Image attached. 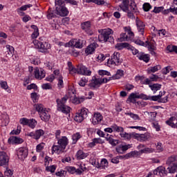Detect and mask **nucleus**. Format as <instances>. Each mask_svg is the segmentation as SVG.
Segmentation results:
<instances>
[{
    "label": "nucleus",
    "mask_w": 177,
    "mask_h": 177,
    "mask_svg": "<svg viewBox=\"0 0 177 177\" xmlns=\"http://www.w3.org/2000/svg\"><path fill=\"white\" fill-rule=\"evenodd\" d=\"M119 6L123 12H127L129 19H135L133 13H138V7L133 0H123L122 4Z\"/></svg>",
    "instance_id": "1"
},
{
    "label": "nucleus",
    "mask_w": 177,
    "mask_h": 177,
    "mask_svg": "<svg viewBox=\"0 0 177 177\" xmlns=\"http://www.w3.org/2000/svg\"><path fill=\"white\" fill-rule=\"evenodd\" d=\"M68 145V139L67 137H62L61 139L58 140L57 145H53L52 147V154H62V153H64V150H66V147Z\"/></svg>",
    "instance_id": "2"
},
{
    "label": "nucleus",
    "mask_w": 177,
    "mask_h": 177,
    "mask_svg": "<svg viewBox=\"0 0 177 177\" xmlns=\"http://www.w3.org/2000/svg\"><path fill=\"white\" fill-rule=\"evenodd\" d=\"M100 35L98 36V41L100 42H114V38L110 36L113 34V30L108 28L100 31Z\"/></svg>",
    "instance_id": "3"
},
{
    "label": "nucleus",
    "mask_w": 177,
    "mask_h": 177,
    "mask_svg": "<svg viewBox=\"0 0 177 177\" xmlns=\"http://www.w3.org/2000/svg\"><path fill=\"white\" fill-rule=\"evenodd\" d=\"M67 100H68V96L67 95H64L62 100L57 99L58 111H62L65 114H68V113H70V106H67L64 104Z\"/></svg>",
    "instance_id": "4"
},
{
    "label": "nucleus",
    "mask_w": 177,
    "mask_h": 177,
    "mask_svg": "<svg viewBox=\"0 0 177 177\" xmlns=\"http://www.w3.org/2000/svg\"><path fill=\"white\" fill-rule=\"evenodd\" d=\"M55 3L57 15H59L62 17H64L68 15V10H67V8L64 6V1H62V0H55Z\"/></svg>",
    "instance_id": "5"
},
{
    "label": "nucleus",
    "mask_w": 177,
    "mask_h": 177,
    "mask_svg": "<svg viewBox=\"0 0 177 177\" xmlns=\"http://www.w3.org/2000/svg\"><path fill=\"white\" fill-rule=\"evenodd\" d=\"M33 44L35 48L39 49V52L41 53H49L48 49H50V44H48L46 41H42L39 40L33 41Z\"/></svg>",
    "instance_id": "6"
},
{
    "label": "nucleus",
    "mask_w": 177,
    "mask_h": 177,
    "mask_svg": "<svg viewBox=\"0 0 177 177\" xmlns=\"http://www.w3.org/2000/svg\"><path fill=\"white\" fill-rule=\"evenodd\" d=\"M108 63L115 64V66L121 64L122 63V59L120 58V53L115 52L111 59H108Z\"/></svg>",
    "instance_id": "7"
},
{
    "label": "nucleus",
    "mask_w": 177,
    "mask_h": 177,
    "mask_svg": "<svg viewBox=\"0 0 177 177\" xmlns=\"http://www.w3.org/2000/svg\"><path fill=\"white\" fill-rule=\"evenodd\" d=\"M133 136L139 142H146V140H149L151 138L150 133H145L144 134L136 133Z\"/></svg>",
    "instance_id": "8"
},
{
    "label": "nucleus",
    "mask_w": 177,
    "mask_h": 177,
    "mask_svg": "<svg viewBox=\"0 0 177 177\" xmlns=\"http://www.w3.org/2000/svg\"><path fill=\"white\" fill-rule=\"evenodd\" d=\"M9 164V156L6 152H0V166L8 165Z\"/></svg>",
    "instance_id": "9"
},
{
    "label": "nucleus",
    "mask_w": 177,
    "mask_h": 177,
    "mask_svg": "<svg viewBox=\"0 0 177 177\" xmlns=\"http://www.w3.org/2000/svg\"><path fill=\"white\" fill-rule=\"evenodd\" d=\"M77 74H80L81 75H91L92 72L88 71V68L85 66L80 64L77 66Z\"/></svg>",
    "instance_id": "10"
},
{
    "label": "nucleus",
    "mask_w": 177,
    "mask_h": 177,
    "mask_svg": "<svg viewBox=\"0 0 177 177\" xmlns=\"http://www.w3.org/2000/svg\"><path fill=\"white\" fill-rule=\"evenodd\" d=\"M28 156V150L26 148H20L17 153V156L19 160L21 161H24L26 158Z\"/></svg>",
    "instance_id": "11"
},
{
    "label": "nucleus",
    "mask_w": 177,
    "mask_h": 177,
    "mask_svg": "<svg viewBox=\"0 0 177 177\" xmlns=\"http://www.w3.org/2000/svg\"><path fill=\"white\" fill-rule=\"evenodd\" d=\"M34 73L35 78L37 80H42L43 78H45V71L44 69L36 68Z\"/></svg>",
    "instance_id": "12"
},
{
    "label": "nucleus",
    "mask_w": 177,
    "mask_h": 177,
    "mask_svg": "<svg viewBox=\"0 0 177 177\" xmlns=\"http://www.w3.org/2000/svg\"><path fill=\"white\" fill-rule=\"evenodd\" d=\"M133 99H143V100H146V95L143 93L138 95L136 93H132L127 99V102H132Z\"/></svg>",
    "instance_id": "13"
},
{
    "label": "nucleus",
    "mask_w": 177,
    "mask_h": 177,
    "mask_svg": "<svg viewBox=\"0 0 177 177\" xmlns=\"http://www.w3.org/2000/svg\"><path fill=\"white\" fill-rule=\"evenodd\" d=\"M136 24L139 32H141L142 35H143L145 32V25L143 23V21L140 20L139 17H137L136 19Z\"/></svg>",
    "instance_id": "14"
},
{
    "label": "nucleus",
    "mask_w": 177,
    "mask_h": 177,
    "mask_svg": "<svg viewBox=\"0 0 177 177\" xmlns=\"http://www.w3.org/2000/svg\"><path fill=\"white\" fill-rule=\"evenodd\" d=\"M23 139L16 136H12L8 139V143L10 145H20V143H23Z\"/></svg>",
    "instance_id": "15"
},
{
    "label": "nucleus",
    "mask_w": 177,
    "mask_h": 177,
    "mask_svg": "<svg viewBox=\"0 0 177 177\" xmlns=\"http://www.w3.org/2000/svg\"><path fill=\"white\" fill-rule=\"evenodd\" d=\"M97 46H99V45L97 44H96L95 42L90 44L85 50V53L86 55H92V53L95 52V49H96V48H97Z\"/></svg>",
    "instance_id": "16"
},
{
    "label": "nucleus",
    "mask_w": 177,
    "mask_h": 177,
    "mask_svg": "<svg viewBox=\"0 0 177 177\" xmlns=\"http://www.w3.org/2000/svg\"><path fill=\"white\" fill-rule=\"evenodd\" d=\"M69 46H73V48H77L78 49H81L82 48V41L81 40H72L69 41Z\"/></svg>",
    "instance_id": "17"
},
{
    "label": "nucleus",
    "mask_w": 177,
    "mask_h": 177,
    "mask_svg": "<svg viewBox=\"0 0 177 177\" xmlns=\"http://www.w3.org/2000/svg\"><path fill=\"white\" fill-rule=\"evenodd\" d=\"M39 115L42 121H49V118H50V115H49V112L46 111V109L41 113H39Z\"/></svg>",
    "instance_id": "18"
},
{
    "label": "nucleus",
    "mask_w": 177,
    "mask_h": 177,
    "mask_svg": "<svg viewBox=\"0 0 177 177\" xmlns=\"http://www.w3.org/2000/svg\"><path fill=\"white\" fill-rule=\"evenodd\" d=\"M137 57H138L139 60H143V62H145V63H149L150 60V55L148 54H145V53H139L137 55Z\"/></svg>",
    "instance_id": "19"
},
{
    "label": "nucleus",
    "mask_w": 177,
    "mask_h": 177,
    "mask_svg": "<svg viewBox=\"0 0 177 177\" xmlns=\"http://www.w3.org/2000/svg\"><path fill=\"white\" fill-rule=\"evenodd\" d=\"M103 120V116L100 113H95L93 118V125H97L100 121Z\"/></svg>",
    "instance_id": "20"
},
{
    "label": "nucleus",
    "mask_w": 177,
    "mask_h": 177,
    "mask_svg": "<svg viewBox=\"0 0 177 177\" xmlns=\"http://www.w3.org/2000/svg\"><path fill=\"white\" fill-rule=\"evenodd\" d=\"M105 139L113 147H115V146L118 145V140L113 139V138H111V136H109V134H107V136L105 137Z\"/></svg>",
    "instance_id": "21"
},
{
    "label": "nucleus",
    "mask_w": 177,
    "mask_h": 177,
    "mask_svg": "<svg viewBox=\"0 0 177 177\" xmlns=\"http://www.w3.org/2000/svg\"><path fill=\"white\" fill-rule=\"evenodd\" d=\"M76 157L78 160H84L88 157V153L84 152L82 150H79L76 153Z\"/></svg>",
    "instance_id": "22"
},
{
    "label": "nucleus",
    "mask_w": 177,
    "mask_h": 177,
    "mask_svg": "<svg viewBox=\"0 0 177 177\" xmlns=\"http://www.w3.org/2000/svg\"><path fill=\"white\" fill-rule=\"evenodd\" d=\"M7 49V54H6V57H9V56H13V53H15V48L10 45L6 46Z\"/></svg>",
    "instance_id": "23"
},
{
    "label": "nucleus",
    "mask_w": 177,
    "mask_h": 177,
    "mask_svg": "<svg viewBox=\"0 0 177 177\" xmlns=\"http://www.w3.org/2000/svg\"><path fill=\"white\" fill-rule=\"evenodd\" d=\"M129 46V44L128 43H118L115 48H116V49H118V50H122V49H124V48L126 49H128Z\"/></svg>",
    "instance_id": "24"
},
{
    "label": "nucleus",
    "mask_w": 177,
    "mask_h": 177,
    "mask_svg": "<svg viewBox=\"0 0 177 177\" xmlns=\"http://www.w3.org/2000/svg\"><path fill=\"white\" fill-rule=\"evenodd\" d=\"M158 172V174L160 175V176H164V174H165V167H158L157 169H156L154 171H153V174L155 175H157V173Z\"/></svg>",
    "instance_id": "25"
},
{
    "label": "nucleus",
    "mask_w": 177,
    "mask_h": 177,
    "mask_svg": "<svg viewBox=\"0 0 177 177\" xmlns=\"http://www.w3.org/2000/svg\"><path fill=\"white\" fill-rule=\"evenodd\" d=\"M160 99H161V95H153V96L146 95L145 100H152L153 102H160Z\"/></svg>",
    "instance_id": "26"
},
{
    "label": "nucleus",
    "mask_w": 177,
    "mask_h": 177,
    "mask_svg": "<svg viewBox=\"0 0 177 177\" xmlns=\"http://www.w3.org/2000/svg\"><path fill=\"white\" fill-rule=\"evenodd\" d=\"M34 109H35L36 111H37L39 114L46 109L44 107L42 104H35L34 105Z\"/></svg>",
    "instance_id": "27"
},
{
    "label": "nucleus",
    "mask_w": 177,
    "mask_h": 177,
    "mask_svg": "<svg viewBox=\"0 0 177 177\" xmlns=\"http://www.w3.org/2000/svg\"><path fill=\"white\" fill-rule=\"evenodd\" d=\"M177 156H171L169 158H168L167 160V165H169V167H171L172 165L175 164V161H176Z\"/></svg>",
    "instance_id": "28"
},
{
    "label": "nucleus",
    "mask_w": 177,
    "mask_h": 177,
    "mask_svg": "<svg viewBox=\"0 0 177 177\" xmlns=\"http://www.w3.org/2000/svg\"><path fill=\"white\" fill-rule=\"evenodd\" d=\"M149 88H151V91H153V93H156L157 91H160L161 89V84H153L152 85H149Z\"/></svg>",
    "instance_id": "29"
},
{
    "label": "nucleus",
    "mask_w": 177,
    "mask_h": 177,
    "mask_svg": "<svg viewBox=\"0 0 177 177\" xmlns=\"http://www.w3.org/2000/svg\"><path fill=\"white\" fill-rule=\"evenodd\" d=\"M44 130L42 129H39L37 130L35 133V137L34 139H35L36 140H38V139H39V138H41V136L44 135Z\"/></svg>",
    "instance_id": "30"
},
{
    "label": "nucleus",
    "mask_w": 177,
    "mask_h": 177,
    "mask_svg": "<svg viewBox=\"0 0 177 177\" xmlns=\"http://www.w3.org/2000/svg\"><path fill=\"white\" fill-rule=\"evenodd\" d=\"M80 139H81V134H80V133L73 134L72 136L73 145H75V143H77Z\"/></svg>",
    "instance_id": "31"
},
{
    "label": "nucleus",
    "mask_w": 177,
    "mask_h": 177,
    "mask_svg": "<svg viewBox=\"0 0 177 177\" xmlns=\"http://www.w3.org/2000/svg\"><path fill=\"white\" fill-rule=\"evenodd\" d=\"M82 29L84 31H88V28H91V21H85L81 24Z\"/></svg>",
    "instance_id": "32"
},
{
    "label": "nucleus",
    "mask_w": 177,
    "mask_h": 177,
    "mask_svg": "<svg viewBox=\"0 0 177 177\" xmlns=\"http://www.w3.org/2000/svg\"><path fill=\"white\" fill-rule=\"evenodd\" d=\"M167 169H169V174H175L177 170V162H174L172 164L170 167H168Z\"/></svg>",
    "instance_id": "33"
},
{
    "label": "nucleus",
    "mask_w": 177,
    "mask_h": 177,
    "mask_svg": "<svg viewBox=\"0 0 177 177\" xmlns=\"http://www.w3.org/2000/svg\"><path fill=\"white\" fill-rule=\"evenodd\" d=\"M138 154V151H131L130 153H127L124 156H120V158H131V157H133V156H136Z\"/></svg>",
    "instance_id": "34"
},
{
    "label": "nucleus",
    "mask_w": 177,
    "mask_h": 177,
    "mask_svg": "<svg viewBox=\"0 0 177 177\" xmlns=\"http://www.w3.org/2000/svg\"><path fill=\"white\" fill-rule=\"evenodd\" d=\"M122 75H124V71L119 69L117 71L116 74L113 76V78H115V80H120Z\"/></svg>",
    "instance_id": "35"
},
{
    "label": "nucleus",
    "mask_w": 177,
    "mask_h": 177,
    "mask_svg": "<svg viewBox=\"0 0 177 177\" xmlns=\"http://www.w3.org/2000/svg\"><path fill=\"white\" fill-rule=\"evenodd\" d=\"M121 138H124V139H127V140H129L131 138V136H133V134H129L127 132L120 133Z\"/></svg>",
    "instance_id": "36"
},
{
    "label": "nucleus",
    "mask_w": 177,
    "mask_h": 177,
    "mask_svg": "<svg viewBox=\"0 0 177 177\" xmlns=\"http://www.w3.org/2000/svg\"><path fill=\"white\" fill-rule=\"evenodd\" d=\"M161 70V66L160 65H156L155 66L151 67L148 71V73H156V71H158Z\"/></svg>",
    "instance_id": "37"
},
{
    "label": "nucleus",
    "mask_w": 177,
    "mask_h": 177,
    "mask_svg": "<svg viewBox=\"0 0 177 177\" xmlns=\"http://www.w3.org/2000/svg\"><path fill=\"white\" fill-rule=\"evenodd\" d=\"M84 120H85V118L80 113H77L75 117V121L77 122H82Z\"/></svg>",
    "instance_id": "38"
},
{
    "label": "nucleus",
    "mask_w": 177,
    "mask_h": 177,
    "mask_svg": "<svg viewBox=\"0 0 177 177\" xmlns=\"http://www.w3.org/2000/svg\"><path fill=\"white\" fill-rule=\"evenodd\" d=\"M112 129L114 132H120V133H124V128L120 126H112Z\"/></svg>",
    "instance_id": "39"
},
{
    "label": "nucleus",
    "mask_w": 177,
    "mask_h": 177,
    "mask_svg": "<svg viewBox=\"0 0 177 177\" xmlns=\"http://www.w3.org/2000/svg\"><path fill=\"white\" fill-rule=\"evenodd\" d=\"M140 153H154L156 151V149H153V148H145L143 149H141Z\"/></svg>",
    "instance_id": "40"
},
{
    "label": "nucleus",
    "mask_w": 177,
    "mask_h": 177,
    "mask_svg": "<svg viewBox=\"0 0 177 177\" xmlns=\"http://www.w3.org/2000/svg\"><path fill=\"white\" fill-rule=\"evenodd\" d=\"M128 50H131L133 55H138L139 53V50L131 45L129 44Z\"/></svg>",
    "instance_id": "41"
},
{
    "label": "nucleus",
    "mask_w": 177,
    "mask_h": 177,
    "mask_svg": "<svg viewBox=\"0 0 177 177\" xmlns=\"http://www.w3.org/2000/svg\"><path fill=\"white\" fill-rule=\"evenodd\" d=\"M84 102V98H78L77 97H75L74 99L72 100V102L74 103L75 104H80V103H82Z\"/></svg>",
    "instance_id": "42"
},
{
    "label": "nucleus",
    "mask_w": 177,
    "mask_h": 177,
    "mask_svg": "<svg viewBox=\"0 0 177 177\" xmlns=\"http://www.w3.org/2000/svg\"><path fill=\"white\" fill-rule=\"evenodd\" d=\"M126 115H130L133 120H140V118H139V115L138 114H134L132 113H125Z\"/></svg>",
    "instance_id": "43"
},
{
    "label": "nucleus",
    "mask_w": 177,
    "mask_h": 177,
    "mask_svg": "<svg viewBox=\"0 0 177 177\" xmlns=\"http://www.w3.org/2000/svg\"><path fill=\"white\" fill-rule=\"evenodd\" d=\"M4 175L5 176H8V177H15L13 176V171H12V170H10L8 168H7L6 171H4Z\"/></svg>",
    "instance_id": "44"
},
{
    "label": "nucleus",
    "mask_w": 177,
    "mask_h": 177,
    "mask_svg": "<svg viewBox=\"0 0 177 177\" xmlns=\"http://www.w3.org/2000/svg\"><path fill=\"white\" fill-rule=\"evenodd\" d=\"M28 125L30 127V128L34 129L35 128V125H37V122L35 120H30Z\"/></svg>",
    "instance_id": "45"
},
{
    "label": "nucleus",
    "mask_w": 177,
    "mask_h": 177,
    "mask_svg": "<svg viewBox=\"0 0 177 177\" xmlns=\"http://www.w3.org/2000/svg\"><path fill=\"white\" fill-rule=\"evenodd\" d=\"M47 17L48 19H53V17H56V12L49 9L48 14L47 15Z\"/></svg>",
    "instance_id": "46"
},
{
    "label": "nucleus",
    "mask_w": 177,
    "mask_h": 177,
    "mask_svg": "<svg viewBox=\"0 0 177 177\" xmlns=\"http://www.w3.org/2000/svg\"><path fill=\"white\" fill-rule=\"evenodd\" d=\"M57 80H58V86L59 88H63V76L56 77Z\"/></svg>",
    "instance_id": "47"
},
{
    "label": "nucleus",
    "mask_w": 177,
    "mask_h": 177,
    "mask_svg": "<svg viewBox=\"0 0 177 177\" xmlns=\"http://www.w3.org/2000/svg\"><path fill=\"white\" fill-rule=\"evenodd\" d=\"M0 86L2 88V89H5V91L9 88V86H8V82L3 81H0Z\"/></svg>",
    "instance_id": "48"
},
{
    "label": "nucleus",
    "mask_w": 177,
    "mask_h": 177,
    "mask_svg": "<svg viewBox=\"0 0 177 177\" xmlns=\"http://www.w3.org/2000/svg\"><path fill=\"white\" fill-rule=\"evenodd\" d=\"M143 9L145 12H149V10L151 9V5H150L149 3H145L143 4Z\"/></svg>",
    "instance_id": "49"
},
{
    "label": "nucleus",
    "mask_w": 177,
    "mask_h": 177,
    "mask_svg": "<svg viewBox=\"0 0 177 177\" xmlns=\"http://www.w3.org/2000/svg\"><path fill=\"white\" fill-rule=\"evenodd\" d=\"M20 124L22 125H28V123L30 122V120L26 118H21L19 120Z\"/></svg>",
    "instance_id": "50"
},
{
    "label": "nucleus",
    "mask_w": 177,
    "mask_h": 177,
    "mask_svg": "<svg viewBox=\"0 0 177 177\" xmlns=\"http://www.w3.org/2000/svg\"><path fill=\"white\" fill-rule=\"evenodd\" d=\"M86 82H88V79L86 77H82L79 82L80 86H85Z\"/></svg>",
    "instance_id": "51"
},
{
    "label": "nucleus",
    "mask_w": 177,
    "mask_h": 177,
    "mask_svg": "<svg viewBox=\"0 0 177 177\" xmlns=\"http://www.w3.org/2000/svg\"><path fill=\"white\" fill-rule=\"evenodd\" d=\"M156 150H158V153H161V151H164V148H162V144L161 142H158L156 145Z\"/></svg>",
    "instance_id": "52"
},
{
    "label": "nucleus",
    "mask_w": 177,
    "mask_h": 177,
    "mask_svg": "<svg viewBox=\"0 0 177 177\" xmlns=\"http://www.w3.org/2000/svg\"><path fill=\"white\" fill-rule=\"evenodd\" d=\"M30 97L32 99L34 103L37 102V100H38V94L37 93H32L30 94Z\"/></svg>",
    "instance_id": "53"
},
{
    "label": "nucleus",
    "mask_w": 177,
    "mask_h": 177,
    "mask_svg": "<svg viewBox=\"0 0 177 177\" xmlns=\"http://www.w3.org/2000/svg\"><path fill=\"white\" fill-rule=\"evenodd\" d=\"M80 114L82 115L84 118H86L88 115V109H81Z\"/></svg>",
    "instance_id": "54"
},
{
    "label": "nucleus",
    "mask_w": 177,
    "mask_h": 177,
    "mask_svg": "<svg viewBox=\"0 0 177 177\" xmlns=\"http://www.w3.org/2000/svg\"><path fill=\"white\" fill-rule=\"evenodd\" d=\"M98 74L100 75H110V72L107 71H104V70H100L98 71Z\"/></svg>",
    "instance_id": "55"
},
{
    "label": "nucleus",
    "mask_w": 177,
    "mask_h": 177,
    "mask_svg": "<svg viewBox=\"0 0 177 177\" xmlns=\"http://www.w3.org/2000/svg\"><path fill=\"white\" fill-rule=\"evenodd\" d=\"M95 143H102V140L100 138H94L93 142L90 143V146H95Z\"/></svg>",
    "instance_id": "56"
},
{
    "label": "nucleus",
    "mask_w": 177,
    "mask_h": 177,
    "mask_svg": "<svg viewBox=\"0 0 177 177\" xmlns=\"http://www.w3.org/2000/svg\"><path fill=\"white\" fill-rule=\"evenodd\" d=\"M46 170L49 171L52 174L56 171V166L55 165H51L50 167H46Z\"/></svg>",
    "instance_id": "57"
},
{
    "label": "nucleus",
    "mask_w": 177,
    "mask_h": 177,
    "mask_svg": "<svg viewBox=\"0 0 177 177\" xmlns=\"http://www.w3.org/2000/svg\"><path fill=\"white\" fill-rule=\"evenodd\" d=\"M171 71V66H167L162 70V74L167 75Z\"/></svg>",
    "instance_id": "58"
},
{
    "label": "nucleus",
    "mask_w": 177,
    "mask_h": 177,
    "mask_svg": "<svg viewBox=\"0 0 177 177\" xmlns=\"http://www.w3.org/2000/svg\"><path fill=\"white\" fill-rule=\"evenodd\" d=\"M133 42L136 44V45H140V46H145V42L140 39L133 40Z\"/></svg>",
    "instance_id": "59"
},
{
    "label": "nucleus",
    "mask_w": 177,
    "mask_h": 177,
    "mask_svg": "<svg viewBox=\"0 0 177 177\" xmlns=\"http://www.w3.org/2000/svg\"><path fill=\"white\" fill-rule=\"evenodd\" d=\"M161 10H164V7H155L153 12L154 13H160Z\"/></svg>",
    "instance_id": "60"
},
{
    "label": "nucleus",
    "mask_w": 177,
    "mask_h": 177,
    "mask_svg": "<svg viewBox=\"0 0 177 177\" xmlns=\"http://www.w3.org/2000/svg\"><path fill=\"white\" fill-rule=\"evenodd\" d=\"M116 151L117 153H119V154H124V151L122 149V145H119L116 147Z\"/></svg>",
    "instance_id": "61"
},
{
    "label": "nucleus",
    "mask_w": 177,
    "mask_h": 177,
    "mask_svg": "<svg viewBox=\"0 0 177 177\" xmlns=\"http://www.w3.org/2000/svg\"><path fill=\"white\" fill-rule=\"evenodd\" d=\"M66 169L70 174H75V167H68Z\"/></svg>",
    "instance_id": "62"
},
{
    "label": "nucleus",
    "mask_w": 177,
    "mask_h": 177,
    "mask_svg": "<svg viewBox=\"0 0 177 177\" xmlns=\"http://www.w3.org/2000/svg\"><path fill=\"white\" fill-rule=\"evenodd\" d=\"M41 86L43 89H52V86L49 83L44 84Z\"/></svg>",
    "instance_id": "63"
},
{
    "label": "nucleus",
    "mask_w": 177,
    "mask_h": 177,
    "mask_svg": "<svg viewBox=\"0 0 177 177\" xmlns=\"http://www.w3.org/2000/svg\"><path fill=\"white\" fill-rule=\"evenodd\" d=\"M97 59L98 62H103L104 60L106 59V57L103 54H100L97 57Z\"/></svg>",
    "instance_id": "64"
}]
</instances>
